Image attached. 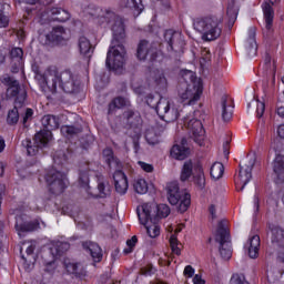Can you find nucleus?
I'll return each mask as SVG.
<instances>
[{
	"instance_id": "obj_56",
	"label": "nucleus",
	"mask_w": 284,
	"mask_h": 284,
	"mask_svg": "<svg viewBox=\"0 0 284 284\" xmlns=\"http://www.w3.org/2000/svg\"><path fill=\"white\" fill-rule=\"evenodd\" d=\"M145 103L149 108H159V101L154 100L152 95L145 98Z\"/></svg>"
},
{
	"instance_id": "obj_40",
	"label": "nucleus",
	"mask_w": 284,
	"mask_h": 284,
	"mask_svg": "<svg viewBox=\"0 0 284 284\" xmlns=\"http://www.w3.org/2000/svg\"><path fill=\"white\" fill-rule=\"evenodd\" d=\"M109 108H130V100L124 97L114 98L109 103Z\"/></svg>"
},
{
	"instance_id": "obj_4",
	"label": "nucleus",
	"mask_w": 284,
	"mask_h": 284,
	"mask_svg": "<svg viewBox=\"0 0 284 284\" xmlns=\"http://www.w3.org/2000/svg\"><path fill=\"white\" fill-rule=\"evenodd\" d=\"M102 158L104 164L109 166L110 170H113V181L115 191L120 195H124L129 189V182L126 174L122 171V162L119 156L114 155V152L111 148H105L102 151Z\"/></svg>"
},
{
	"instance_id": "obj_31",
	"label": "nucleus",
	"mask_w": 284,
	"mask_h": 284,
	"mask_svg": "<svg viewBox=\"0 0 284 284\" xmlns=\"http://www.w3.org/2000/svg\"><path fill=\"white\" fill-rule=\"evenodd\" d=\"M153 81L158 90H168V78H165V73L162 70L156 69L153 72Z\"/></svg>"
},
{
	"instance_id": "obj_54",
	"label": "nucleus",
	"mask_w": 284,
	"mask_h": 284,
	"mask_svg": "<svg viewBox=\"0 0 284 284\" xmlns=\"http://www.w3.org/2000/svg\"><path fill=\"white\" fill-rule=\"evenodd\" d=\"M138 164L140 165V168L145 172V173H152L154 168L152 164H149L146 162L143 161H139Z\"/></svg>"
},
{
	"instance_id": "obj_30",
	"label": "nucleus",
	"mask_w": 284,
	"mask_h": 284,
	"mask_svg": "<svg viewBox=\"0 0 284 284\" xmlns=\"http://www.w3.org/2000/svg\"><path fill=\"white\" fill-rule=\"evenodd\" d=\"M45 37L48 41L59 43L65 39V29L63 27H54Z\"/></svg>"
},
{
	"instance_id": "obj_37",
	"label": "nucleus",
	"mask_w": 284,
	"mask_h": 284,
	"mask_svg": "<svg viewBox=\"0 0 284 284\" xmlns=\"http://www.w3.org/2000/svg\"><path fill=\"white\" fill-rule=\"evenodd\" d=\"M193 174V163L192 160L185 161L183 163L180 180L181 182H186Z\"/></svg>"
},
{
	"instance_id": "obj_1",
	"label": "nucleus",
	"mask_w": 284,
	"mask_h": 284,
	"mask_svg": "<svg viewBox=\"0 0 284 284\" xmlns=\"http://www.w3.org/2000/svg\"><path fill=\"white\" fill-rule=\"evenodd\" d=\"M98 23L100 26H110L113 32V40L106 53V68L109 70H121L125 65V26L123 24V18L116 16L112 10H105L102 16L99 17Z\"/></svg>"
},
{
	"instance_id": "obj_57",
	"label": "nucleus",
	"mask_w": 284,
	"mask_h": 284,
	"mask_svg": "<svg viewBox=\"0 0 284 284\" xmlns=\"http://www.w3.org/2000/svg\"><path fill=\"white\" fill-rule=\"evenodd\" d=\"M253 203H254L255 213H258L261 209V199L258 197V193L254 194Z\"/></svg>"
},
{
	"instance_id": "obj_60",
	"label": "nucleus",
	"mask_w": 284,
	"mask_h": 284,
	"mask_svg": "<svg viewBox=\"0 0 284 284\" xmlns=\"http://www.w3.org/2000/svg\"><path fill=\"white\" fill-rule=\"evenodd\" d=\"M223 154H224V156L230 155V141H225L223 143Z\"/></svg>"
},
{
	"instance_id": "obj_7",
	"label": "nucleus",
	"mask_w": 284,
	"mask_h": 284,
	"mask_svg": "<svg viewBox=\"0 0 284 284\" xmlns=\"http://www.w3.org/2000/svg\"><path fill=\"white\" fill-rule=\"evenodd\" d=\"M160 48L161 44L159 42L141 40L138 44L136 58L139 61H146V59L151 62L159 61L163 57Z\"/></svg>"
},
{
	"instance_id": "obj_10",
	"label": "nucleus",
	"mask_w": 284,
	"mask_h": 284,
	"mask_svg": "<svg viewBox=\"0 0 284 284\" xmlns=\"http://www.w3.org/2000/svg\"><path fill=\"white\" fill-rule=\"evenodd\" d=\"M42 126L44 130L38 132L36 134V142L40 145H48L51 141L52 133L51 131L58 129L60 126L59 118L53 115H44L41 119Z\"/></svg>"
},
{
	"instance_id": "obj_14",
	"label": "nucleus",
	"mask_w": 284,
	"mask_h": 284,
	"mask_svg": "<svg viewBox=\"0 0 284 284\" xmlns=\"http://www.w3.org/2000/svg\"><path fill=\"white\" fill-rule=\"evenodd\" d=\"M14 229L19 236L26 233H33L41 229V222L39 219L29 220L27 214H18L16 216Z\"/></svg>"
},
{
	"instance_id": "obj_3",
	"label": "nucleus",
	"mask_w": 284,
	"mask_h": 284,
	"mask_svg": "<svg viewBox=\"0 0 284 284\" xmlns=\"http://www.w3.org/2000/svg\"><path fill=\"white\" fill-rule=\"evenodd\" d=\"M179 95L183 105H195L203 94V82L192 71H183Z\"/></svg>"
},
{
	"instance_id": "obj_32",
	"label": "nucleus",
	"mask_w": 284,
	"mask_h": 284,
	"mask_svg": "<svg viewBox=\"0 0 284 284\" xmlns=\"http://www.w3.org/2000/svg\"><path fill=\"white\" fill-rule=\"evenodd\" d=\"M268 229L272 233V236H271L272 243H280L284 241V229L273 223L268 224Z\"/></svg>"
},
{
	"instance_id": "obj_28",
	"label": "nucleus",
	"mask_w": 284,
	"mask_h": 284,
	"mask_svg": "<svg viewBox=\"0 0 284 284\" xmlns=\"http://www.w3.org/2000/svg\"><path fill=\"white\" fill-rule=\"evenodd\" d=\"M51 21H58L59 23H65L70 20V12L62 8L53 7L50 10Z\"/></svg>"
},
{
	"instance_id": "obj_15",
	"label": "nucleus",
	"mask_w": 284,
	"mask_h": 284,
	"mask_svg": "<svg viewBox=\"0 0 284 284\" xmlns=\"http://www.w3.org/2000/svg\"><path fill=\"white\" fill-rule=\"evenodd\" d=\"M120 120L125 124V128L133 129L135 135L141 138L142 128H143V119L141 113L134 112L131 109L123 112Z\"/></svg>"
},
{
	"instance_id": "obj_51",
	"label": "nucleus",
	"mask_w": 284,
	"mask_h": 284,
	"mask_svg": "<svg viewBox=\"0 0 284 284\" xmlns=\"http://www.w3.org/2000/svg\"><path fill=\"white\" fill-rule=\"evenodd\" d=\"M221 106L222 108H234V99L223 95L221 99Z\"/></svg>"
},
{
	"instance_id": "obj_43",
	"label": "nucleus",
	"mask_w": 284,
	"mask_h": 284,
	"mask_svg": "<svg viewBox=\"0 0 284 284\" xmlns=\"http://www.w3.org/2000/svg\"><path fill=\"white\" fill-rule=\"evenodd\" d=\"M139 243V237L136 235H133L132 239L126 240V248H123L124 255H130L133 253L135 245Z\"/></svg>"
},
{
	"instance_id": "obj_63",
	"label": "nucleus",
	"mask_w": 284,
	"mask_h": 284,
	"mask_svg": "<svg viewBox=\"0 0 284 284\" xmlns=\"http://www.w3.org/2000/svg\"><path fill=\"white\" fill-rule=\"evenodd\" d=\"M265 110H266L265 108H257L256 109V118L262 119L265 114Z\"/></svg>"
},
{
	"instance_id": "obj_33",
	"label": "nucleus",
	"mask_w": 284,
	"mask_h": 284,
	"mask_svg": "<svg viewBox=\"0 0 284 284\" xmlns=\"http://www.w3.org/2000/svg\"><path fill=\"white\" fill-rule=\"evenodd\" d=\"M120 6L126 10H134L138 14H141L143 11L141 0H120Z\"/></svg>"
},
{
	"instance_id": "obj_35",
	"label": "nucleus",
	"mask_w": 284,
	"mask_h": 284,
	"mask_svg": "<svg viewBox=\"0 0 284 284\" xmlns=\"http://www.w3.org/2000/svg\"><path fill=\"white\" fill-rule=\"evenodd\" d=\"M70 250V243L68 242H57L51 248V254L54 257H62Z\"/></svg>"
},
{
	"instance_id": "obj_12",
	"label": "nucleus",
	"mask_w": 284,
	"mask_h": 284,
	"mask_svg": "<svg viewBox=\"0 0 284 284\" xmlns=\"http://www.w3.org/2000/svg\"><path fill=\"white\" fill-rule=\"evenodd\" d=\"M141 207H142V212L136 210L140 224H142L145 227L146 235H149L150 239L159 237L161 235V226L158 224H152L150 226L146 225L149 221H152V216H151L152 207L148 203L142 204Z\"/></svg>"
},
{
	"instance_id": "obj_46",
	"label": "nucleus",
	"mask_w": 284,
	"mask_h": 284,
	"mask_svg": "<svg viewBox=\"0 0 284 284\" xmlns=\"http://www.w3.org/2000/svg\"><path fill=\"white\" fill-rule=\"evenodd\" d=\"M69 158L67 153L59 151L53 155V161L55 165H64L68 162Z\"/></svg>"
},
{
	"instance_id": "obj_36",
	"label": "nucleus",
	"mask_w": 284,
	"mask_h": 284,
	"mask_svg": "<svg viewBox=\"0 0 284 284\" xmlns=\"http://www.w3.org/2000/svg\"><path fill=\"white\" fill-rule=\"evenodd\" d=\"M224 171H225V168L222 162H214L210 171L211 178L214 181H219L220 179L223 178Z\"/></svg>"
},
{
	"instance_id": "obj_49",
	"label": "nucleus",
	"mask_w": 284,
	"mask_h": 284,
	"mask_svg": "<svg viewBox=\"0 0 284 284\" xmlns=\"http://www.w3.org/2000/svg\"><path fill=\"white\" fill-rule=\"evenodd\" d=\"M155 273H156V268L152 264L142 266L141 268V274L143 276H153Z\"/></svg>"
},
{
	"instance_id": "obj_24",
	"label": "nucleus",
	"mask_w": 284,
	"mask_h": 284,
	"mask_svg": "<svg viewBox=\"0 0 284 284\" xmlns=\"http://www.w3.org/2000/svg\"><path fill=\"white\" fill-rule=\"evenodd\" d=\"M246 54L248 57H256V52L258 50V44H256V29L251 28L248 30V39L245 44Z\"/></svg>"
},
{
	"instance_id": "obj_18",
	"label": "nucleus",
	"mask_w": 284,
	"mask_h": 284,
	"mask_svg": "<svg viewBox=\"0 0 284 284\" xmlns=\"http://www.w3.org/2000/svg\"><path fill=\"white\" fill-rule=\"evenodd\" d=\"M165 131V126L155 124L145 129L144 139L150 145H159L161 143L162 134Z\"/></svg>"
},
{
	"instance_id": "obj_26",
	"label": "nucleus",
	"mask_w": 284,
	"mask_h": 284,
	"mask_svg": "<svg viewBox=\"0 0 284 284\" xmlns=\"http://www.w3.org/2000/svg\"><path fill=\"white\" fill-rule=\"evenodd\" d=\"M63 266L70 275H74L75 278L83 281L87 278L88 272L85 268H79L78 263L64 262Z\"/></svg>"
},
{
	"instance_id": "obj_19",
	"label": "nucleus",
	"mask_w": 284,
	"mask_h": 284,
	"mask_svg": "<svg viewBox=\"0 0 284 284\" xmlns=\"http://www.w3.org/2000/svg\"><path fill=\"white\" fill-rule=\"evenodd\" d=\"M155 113L165 123H173L181 116L182 110L179 108H154Z\"/></svg>"
},
{
	"instance_id": "obj_20",
	"label": "nucleus",
	"mask_w": 284,
	"mask_h": 284,
	"mask_svg": "<svg viewBox=\"0 0 284 284\" xmlns=\"http://www.w3.org/2000/svg\"><path fill=\"white\" fill-rule=\"evenodd\" d=\"M9 59L11 61L12 74H18L19 70L23 68V49L14 47L9 51Z\"/></svg>"
},
{
	"instance_id": "obj_64",
	"label": "nucleus",
	"mask_w": 284,
	"mask_h": 284,
	"mask_svg": "<svg viewBox=\"0 0 284 284\" xmlns=\"http://www.w3.org/2000/svg\"><path fill=\"white\" fill-rule=\"evenodd\" d=\"M277 135L284 140V124L277 126Z\"/></svg>"
},
{
	"instance_id": "obj_50",
	"label": "nucleus",
	"mask_w": 284,
	"mask_h": 284,
	"mask_svg": "<svg viewBox=\"0 0 284 284\" xmlns=\"http://www.w3.org/2000/svg\"><path fill=\"white\" fill-rule=\"evenodd\" d=\"M232 118H233V111L231 109L223 108L222 109V121L224 123H227L232 120Z\"/></svg>"
},
{
	"instance_id": "obj_27",
	"label": "nucleus",
	"mask_w": 284,
	"mask_h": 284,
	"mask_svg": "<svg viewBox=\"0 0 284 284\" xmlns=\"http://www.w3.org/2000/svg\"><path fill=\"white\" fill-rule=\"evenodd\" d=\"M79 48H80V53L82 57H84L85 63L89 65L90 64V58L92 57V43H90V40L85 37H80L79 39Z\"/></svg>"
},
{
	"instance_id": "obj_61",
	"label": "nucleus",
	"mask_w": 284,
	"mask_h": 284,
	"mask_svg": "<svg viewBox=\"0 0 284 284\" xmlns=\"http://www.w3.org/2000/svg\"><path fill=\"white\" fill-rule=\"evenodd\" d=\"M248 105H256L257 108H265V101L252 100Z\"/></svg>"
},
{
	"instance_id": "obj_42",
	"label": "nucleus",
	"mask_w": 284,
	"mask_h": 284,
	"mask_svg": "<svg viewBox=\"0 0 284 284\" xmlns=\"http://www.w3.org/2000/svg\"><path fill=\"white\" fill-rule=\"evenodd\" d=\"M18 121H19L18 109L13 108L9 110V113L7 114V124H9V126H14L17 125Z\"/></svg>"
},
{
	"instance_id": "obj_29",
	"label": "nucleus",
	"mask_w": 284,
	"mask_h": 284,
	"mask_svg": "<svg viewBox=\"0 0 284 284\" xmlns=\"http://www.w3.org/2000/svg\"><path fill=\"white\" fill-rule=\"evenodd\" d=\"M62 136L67 139H72L83 132V126L81 124L75 125H62L60 129Z\"/></svg>"
},
{
	"instance_id": "obj_58",
	"label": "nucleus",
	"mask_w": 284,
	"mask_h": 284,
	"mask_svg": "<svg viewBox=\"0 0 284 284\" xmlns=\"http://www.w3.org/2000/svg\"><path fill=\"white\" fill-rule=\"evenodd\" d=\"M6 57H8V49H0V65L1 63H6Z\"/></svg>"
},
{
	"instance_id": "obj_47",
	"label": "nucleus",
	"mask_w": 284,
	"mask_h": 284,
	"mask_svg": "<svg viewBox=\"0 0 284 284\" xmlns=\"http://www.w3.org/2000/svg\"><path fill=\"white\" fill-rule=\"evenodd\" d=\"M230 284H251L243 273H234L230 280Z\"/></svg>"
},
{
	"instance_id": "obj_44",
	"label": "nucleus",
	"mask_w": 284,
	"mask_h": 284,
	"mask_svg": "<svg viewBox=\"0 0 284 284\" xmlns=\"http://www.w3.org/2000/svg\"><path fill=\"white\" fill-rule=\"evenodd\" d=\"M134 191L138 193V194H146L148 191H149V186H148V183L144 179H140L138 180L135 183H134Z\"/></svg>"
},
{
	"instance_id": "obj_39",
	"label": "nucleus",
	"mask_w": 284,
	"mask_h": 284,
	"mask_svg": "<svg viewBox=\"0 0 284 284\" xmlns=\"http://www.w3.org/2000/svg\"><path fill=\"white\" fill-rule=\"evenodd\" d=\"M89 250L91 253V257L93 258L94 262L99 263L102 261L103 258L102 248L98 244L91 243Z\"/></svg>"
},
{
	"instance_id": "obj_21",
	"label": "nucleus",
	"mask_w": 284,
	"mask_h": 284,
	"mask_svg": "<svg viewBox=\"0 0 284 284\" xmlns=\"http://www.w3.org/2000/svg\"><path fill=\"white\" fill-rule=\"evenodd\" d=\"M254 164H255V160H253V159L250 160L248 164H245V168L243 166V163H240V165H239L240 166L239 178H240V184H241L240 191H244L247 183L251 182L252 170H253Z\"/></svg>"
},
{
	"instance_id": "obj_45",
	"label": "nucleus",
	"mask_w": 284,
	"mask_h": 284,
	"mask_svg": "<svg viewBox=\"0 0 284 284\" xmlns=\"http://www.w3.org/2000/svg\"><path fill=\"white\" fill-rule=\"evenodd\" d=\"M179 245H181V243L179 242V239L175 235H171L170 246H171L172 253L176 256L182 255V250Z\"/></svg>"
},
{
	"instance_id": "obj_25",
	"label": "nucleus",
	"mask_w": 284,
	"mask_h": 284,
	"mask_svg": "<svg viewBox=\"0 0 284 284\" xmlns=\"http://www.w3.org/2000/svg\"><path fill=\"white\" fill-rule=\"evenodd\" d=\"M273 172L276 175L275 183H284V155L275 156Z\"/></svg>"
},
{
	"instance_id": "obj_8",
	"label": "nucleus",
	"mask_w": 284,
	"mask_h": 284,
	"mask_svg": "<svg viewBox=\"0 0 284 284\" xmlns=\"http://www.w3.org/2000/svg\"><path fill=\"white\" fill-rule=\"evenodd\" d=\"M164 41L170 57H181L185 50V39L180 32L169 29L164 32Z\"/></svg>"
},
{
	"instance_id": "obj_55",
	"label": "nucleus",
	"mask_w": 284,
	"mask_h": 284,
	"mask_svg": "<svg viewBox=\"0 0 284 284\" xmlns=\"http://www.w3.org/2000/svg\"><path fill=\"white\" fill-rule=\"evenodd\" d=\"M32 116H33V110L32 109H27L26 113L22 118V124L26 126L27 123L32 120Z\"/></svg>"
},
{
	"instance_id": "obj_5",
	"label": "nucleus",
	"mask_w": 284,
	"mask_h": 284,
	"mask_svg": "<svg viewBox=\"0 0 284 284\" xmlns=\"http://www.w3.org/2000/svg\"><path fill=\"white\" fill-rule=\"evenodd\" d=\"M194 28L201 32L204 41H216L223 32V21L221 18L206 17L195 21Z\"/></svg>"
},
{
	"instance_id": "obj_11",
	"label": "nucleus",
	"mask_w": 284,
	"mask_h": 284,
	"mask_svg": "<svg viewBox=\"0 0 284 284\" xmlns=\"http://www.w3.org/2000/svg\"><path fill=\"white\" fill-rule=\"evenodd\" d=\"M2 83L8 85L7 94L8 97H16L14 108H19L21 105H26V99L28 97V92L26 89L19 87V81L14 80V78L10 75H4L2 78Z\"/></svg>"
},
{
	"instance_id": "obj_62",
	"label": "nucleus",
	"mask_w": 284,
	"mask_h": 284,
	"mask_svg": "<svg viewBox=\"0 0 284 284\" xmlns=\"http://www.w3.org/2000/svg\"><path fill=\"white\" fill-rule=\"evenodd\" d=\"M193 283H194V284H205V281L203 280L202 275L196 274V275L193 277Z\"/></svg>"
},
{
	"instance_id": "obj_22",
	"label": "nucleus",
	"mask_w": 284,
	"mask_h": 284,
	"mask_svg": "<svg viewBox=\"0 0 284 284\" xmlns=\"http://www.w3.org/2000/svg\"><path fill=\"white\" fill-rule=\"evenodd\" d=\"M185 144H186L185 138L181 140V145L174 144L171 149V158L178 161H184L190 154V149L185 148L184 146Z\"/></svg>"
},
{
	"instance_id": "obj_2",
	"label": "nucleus",
	"mask_w": 284,
	"mask_h": 284,
	"mask_svg": "<svg viewBox=\"0 0 284 284\" xmlns=\"http://www.w3.org/2000/svg\"><path fill=\"white\" fill-rule=\"evenodd\" d=\"M42 79L51 92H57V85H60L67 94H74L81 90V81L72 74V71L64 70L59 72L55 65L49 67L44 71Z\"/></svg>"
},
{
	"instance_id": "obj_38",
	"label": "nucleus",
	"mask_w": 284,
	"mask_h": 284,
	"mask_svg": "<svg viewBox=\"0 0 284 284\" xmlns=\"http://www.w3.org/2000/svg\"><path fill=\"white\" fill-rule=\"evenodd\" d=\"M99 194H93L92 197L98 199H106L111 195V187L109 183L100 182L98 183Z\"/></svg>"
},
{
	"instance_id": "obj_48",
	"label": "nucleus",
	"mask_w": 284,
	"mask_h": 284,
	"mask_svg": "<svg viewBox=\"0 0 284 284\" xmlns=\"http://www.w3.org/2000/svg\"><path fill=\"white\" fill-rule=\"evenodd\" d=\"M171 213V209L166 204H159L158 205V216L160 219H166Z\"/></svg>"
},
{
	"instance_id": "obj_59",
	"label": "nucleus",
	"mask_w": 284,
	"mask_h": 284,
	"mask_svg": "<svg viewBox=\"0 0 284 284\" xmlns=\"http://www.w3.org/2000/svg\"><path fill=\"white\" fill-rule=\"evenodd\" d=\"M55 268V263L54 261H51L49 263H47V268L45 272L52 274L54 272Z\"/></svg>"
},
{
	"instance_id": "obj_6",
	"label": "nucleus",
	"mask_w": 284,
	"mask_h": 284,
	"mask_svg": "<svg viewBox=\"0 0 284 284\" xmlns=\"http://www.w3.org/2000/svg\"><path fill=\"white\" fill-rule=\"evenodd\" d=\"M166 199L172 205L179 204L180 213H185L191 205V194L181 191L179 182H171L166 185Z\"/></svg>"
},
{
	"instance_id": "obj_17",
	"label": "nucleus",
	"mask_w": 284,
	"mask_h": 284,
	"mask_svg": "<svg viewBox=\"0 0 284 284\" xmlns=\"http://www.w3.org/2000/svg\"><path fill=\"white\" fill-rule=\"evenodd\" d=\"M278 1L281 0H268V2L262 3L266 34H272L274 31V8H272V6H275V3H278Z\"/></svg>"
},
{
	"instance_id": "obj_9",
	"label": "nucleus",
	"mask_w": 284,
	"mask_h": 284,
	"mask_svg": "<svg viewBox=\"0 0 284 284\" xmlns=\"http://www.w3.org/2000/svg\"><path fill=\"white\" fill-rule=\"evenodd\" d=\"M44 180L47 185H49V191L53 195H61L68 187V180L67 174L51 170L50 172L45 173Z\"/></svg>"
},
{
	"instance_id": "obj_23",
	"label": "nucleus",
	"mask_w": 284,
	"mask_h": 284,
	"mask_svg": "<svg viewBox=\"0 0 284 284\" xmlns=\"http://www.w3.org/2000/svg\"><path fill=\"white\" fill-rule=\"evenodd\" d=\"M245 247L248 248L250 258H258V252L261 251V236H258V234L251 236L248 242L245 244Z\"/></svg>"
},
{
	"instance_id": "obj_41",
	"label": "nucleus",
	"mask_w": 284,
	"mask_h": 284,
	"mask_svg": "<svg viewBox=\"0 0 284 284\" xmlns=\"http://www.w3.org/2000/svg\"><path fill=\"white\" fill-rule=\"evenodd\" d=\"M90 171L84 170L79 172V185L83 189H90Z\"/></svg>"
},
{
	"instance_id": "obj_13",
	"label": "nucleus",
	"mask_w": 284,
	"mask_h": 284,
	"mask_svg": "<svg viewBox=\"0 0 284 284\" xmlns=\"http://www.w3.org/2000/svg\"><path fill=\"white\" fill-rule=\"evenodd\" d=\"M215 241L220 243V255L223 260H230L232 257V247L230 245V231L225 227L223 222H219Z\"/></svg>"
},
{
	"instance_id": "obj_53",
	"label": "nucleus",
	"mask_w": 284,
	"mask_h": 284,
	"mask_svg": "<svg viewBox=\"0 0 284 284\" xmlns=\"http://www.w3.org/2000/svg\"><path fill=\"white\" fill-rule=\"evenodd\" d=\"M8 26H10V18L0 10V28H8Z\"/></svg>"
},
{
	"instance_id": "obj_34",
	"label": "nucleus",
	"mask_w": 284,
	"mask_h": 284,
	"mask_svg": "<svg viewBox=\"0 0 284 284\" xmlns=\"http://www.w3.org/2000/svg\"><path fill=\"white\" fill-rule=\"evenodd\" d=\"M34 139H36V135H34ZM22 145L26 148L27 154L29 156H34L38 153L39 149L47 148V145H42V144L38 143L36 140H34V145H32V142L30 139H26L22 142Z\"/></svg>"
},
{
	"instance_id": "obj_16",
	"label": "nucleus",
	"mask_w": 284,
	"mask_h": 284,
	"mask_svg": "<svg viewBox=\"0 0 284 284\" xmlns=\"http://www.w3.org/2000/svg\"><path fill=\"white\" fill-rule=\"evenodd\" d=\"M189 131L194 142L202 148L205 140V130L202 121L199 119H191L189 121Z\"/></svg>"
},
{
	"instance_id": "obj_52",
	"label": "nucleus",
	"mask_w": 284,
	"mask_h": 284,
	"mask_svg": "<svg viewBox=\"0 0 284 284\" xmlns=\"http://www.w3.org/2000/svg\"><path fill=\"white\" fill-rule=\"evenodd\" d=\"M194 274H195V268H193V266L191 265L184 266V270H183L184 277L193 278Z\"/></svg>"
}]
</instances>
